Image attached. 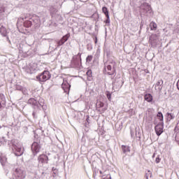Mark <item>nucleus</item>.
Instances as JSON below:
<instances>
[{
    "instance_id": "obj_23",
    "label": "nucleus",
    "mask_w": 179,
    "mask_h": 179,
    "mask_svg": "<svg viewBox=\"0 0 179 179\" xmlns=\"http://www.w3.org/2000/svg\"><path fill=\"white\" fill-rule=\"evenodd\" d=\"M46 170H47V168H45V171L41 172V178L47 179V176H48V173H47Z\"/></svg>"
},
{
    "instance_id": "obj_17",
    "label": "nucleus",
    "mask_w": 179,
    "mask_h": 179,
    "mask_svg": "<svg viewBox=\"0 0 179 179\" xmlns=\"http://www.w3.org/2000/svg\"><path fill=\"white\" fill-rule=\"evenodd\" d=\"M155 90L157 92H162L163 89V80L159 79L157 82L154 85Z\"/></svg>"
},
{
    "instance_id": "obj_34",
    "label": "nucleus",
    "mask_w": 179,
    "mask_h": 179,
    "mask_svg": "<svg viewBox=\"0 0 179 179\" xmlns=\"http://www.w3.org/2000/svg\"><path fill=\"white\" fill-rule=\"evenodd\" d=\"M6 162V158L3 157L0 159V163L1 165L5 166Z\"/></svg>"
},
{
    "instance_id": "obj_29",
    "label": "nucleus",
    "mask_w": 179,
    "mask_h": 179,
    "mask_svg": "<svg viewBox=\"0 0 179 179\" xmlns=\"http://www.w3.org/2000/svg\"><path fill=\"white\" fill-rule=\"evenodd\" d=\"M87 76H88V80H90L92 79V70H88L87 71Z\"/></svg>"
},
{
    "instance_id": "obj_27",
    "label": "nucleus",
    "mask_w": 179,
    "mask_h": 179,
    "mask_svg": "<svg viewBox=\"0 0 179 179\" xmlns=\"http://www.w3.org/2000/svg\"><path fill=\"white\" fill-rule=\"evenodd\" d=\"M69 37H71V34H67L66 35H64L61 39L64 41V43H66V41H68V38H69Z\"/></svg>"
},
{
    "instance_id": "obj_45",
    "label": "nucleus",
    "mask_w": 179,
    "mask_h": 179,
    "mask_svg": "<svg viewBox=\"0 0 179 179\" xmlns=\"http://www.w3.org/2000/svg\"><path fill=\"white\" fill-rule=\"evenodd\" d=\"M145 178L149 179V176H148V173L145 174Z\"/></svg>"
},
{
    "instance_id": "obj_5",
    "label": "nucleus",
    "mask_w": 179,
    "mask_h": 179,
    "mask_svg": "<svg viewBox=\"0 0 179 179\" xmlns=\"http://www.w3.org/2000/svg\"><path fill=\"white\" fill-rule=\"evenodd\" d=\"M36 79H38L39 82H47V80L51 79V73L50 71L45 70L36 77Z\"/></svg>"
},
{
    "instance_id": "obj_43",
    "label": "nucleus",
    "mask_w": 179,
    "mask_h": 179,
    "mask_svg": "<svg viewBox=\"0 0 179 179\" xmlns=\"http://www.w3.org/2000/svg\"><path fill=\"white\" fill-rule=\"evenodd\" d=\"M81 55H82V54H80V53H78L77 55L78 58H79L80 59V61H82V58L80 57Z\"/></svg>"
},
{
    "instance_id": "obj_3",
    "label": "nucleus",
    "mask_w": 179,
    "mask_h": 179,
    "mask_svg": "<svg viewBox=\"0 0 179 179\" xmlns=\"http://www.w3.org/2000/svg\"><path fill=\"white\" fill-rule=\"evenodd\" d=\"M34 143L31 145V149L33 152L34 156H36L37 153L40 152V149H41V145H40V139L38 138V135H34Z\"/></svg>"
},
{
    "instance_id": "obj_46",
    "label": "nucleus",
    "mask_w": 179,
    "mask_h": 179,
    "mask_svg": "<svg viewBox=\"0 0 179 179\" xmlns=\"http://www.w3.org/2000/svg\"><path fill=\"white\" fill-rule=\"evenodd\" d=\"M6 38H7V41H9V43H10V41L9 40V37L7 36Z\"/></svg>"
},
{
    "instance_id": "obj_9",
    "label": "nucleus",
    "mask_w": 179,
    "mask_h": 179,
    "mask_svg": "<svg viewBox=\"0 0 179 179\" xmlns=\"http://www.w3.org/2000/svg\"><path fill=\"white\" fill-rule=\"evenodd\" d=\"M122 85H124V81L121 78H116L115 82L113 83V88L115 90H119L122 87Z\"/></svg>"
},
{
    "instance_id": "obj_12",
    "label": "nucleus",
    "mask_w": 179,
    "mask_h": 179,
    "mask_svg": "<svg viewBox=\"0 0 179 179\" xmlns=\"http://www.w3.org/2000/svg\"><path fill=\"white\" fill-rule=\"evenodd\" d=\"M37 71V64L31 62L27 67L26 71L27 73H34Z\"/></svg>"
},
{
    "instance_id": "obj_44",
    "label": "nucleus",
    "mask_w": 179,
    "mask_h": 179,
    "mask_svg": "<svg viewBox=\"0 0 179 179\" xmlns=\"http://www.w3.org/2000/svg\"><path fill=\"white\" fill-rule=\"evenodd\" d=\"M5 12V8H0V13H3Z\"/></svg>"
},
{
    "instance_id": "obj_48",
    "label": "nucleus",
    "mask_w": 179,
    "mask_h": 179,
    "mask_svg": "<svg viewBox=\"0 0 179 179\" xmlns=\"http://www.w3.org/2000/svg\"><path fill=\"white\" fill-rule=\"evenodd\" d=\"M87 122H89V117L87 118Z\"/></svg>"
},
{
    "instance_id": "obj_6",
    "label": "nucleus",
    "mask_w": 179,
    "mask_h": 179,
    "mask_svg": "<svg viewBox=\"0 0 179 179\" xmlns=\"http://www.w3.org/2000/svg\"><path fill=\"white\" fill-rule=\"evenodd\" d=\"M104 75H109L111 76L113 75H115V67L114 65L111 66V65L105 66L103 69Z\"/></svg>"
},
{
    "instance_id": "obj_39",
    "label": "nucleus",
    "mask_w": 179,
    "mask_h": 179,
    "mask_svg": "<svg viewBox=\"0 0 179 179\" xmlns=\"http://www.w3.org/2000/svg\"><path fill=\"white\" fill-rule=\"evenodd\" d=\"M150 41L151 44H155V41H153V36L150 37Z\"/></svg>"
},
{
    "instance_id": "obj_15",
    "label": "nucleus",
    "mask_w": 179,
    "mask_h": 179,
    "mask_svg": "<svg viewBox=\"0 0 179 179\" xmlns=\"http://www.w3.org/2000/svg\"><path fill=\"white\" fill-rule=\"evenodd\" d=\"M38 162L41 164H48V156L44 154L39 155L38 157Z\"/></svg>"
},
{
    "instance_id": "obj_22",
    "label": "nucleus",
    "mask_w": 179,
    "mask_h": 179,
    "mask_svg": "<svg viewBox=\"0 0 179 179\" xmlns=\"http://www.w3.org/2000/svg\"><path fill=\"white\" fill-rule=\"evenodd\" d=\"M122 150L123 153H128V152L131 151L129 146L128 145H122Z\"/></svg>"
},
{
    "instance_id": "obj_10",
    "label": "nucleus",
    "mask_w": 179,
    "mask_h": 179,
    "mask_svg": "<svg viewBox=\"0 0 179 179\" xmlns=\"http://www.w3.org/2000/svg\"><path fill=\"white\" fill-rule=\"evenodd\" d=\"M71 65L73 68H80L82 66V61H80L78 56H74L71 60Z\"/></svg>"
},
{
    "instance_id": "obj_32",
    "label": "nucleus",
    "mask_w": 179,
    "mask_h": 179,
    "mask_svg": "<svg viewBox=\"0 0 179 179\" xmlns=\"http://www.w3.org/2000/svg\"><path fill=\"white\" fill-rule=\"evenodd\" d=\"M15 89L16 90H19L20 92H22V90H23V87L20 85H16Z\"/></svg>"
},
{
    "instance_id": "obj_21",
    "label": "nucleus",
    "mask_w": 179,
    "mask_h": 179,
    "mask_svg": "<svg viewBox=\"0 0 179 179\" xmlns=\"http://www.w3.org/2000/svg\"><path fill=\"white\" fill-rule=\"evenodd\" d=\"M166 117H167L168 121H171V120H174V118H176V116L174 115V114L170 113H166Z\"/></svg>"
},
{
    "instance_id": "obj_42",
    "label": "nucleus",
    "mask_w": 179,
    "mask_h": 179,
    "mask_svg": "<svg viewBox=\"0 0 179 179\" xmlns=\"http://www.w3.org/2000/svg\"><path fill=\"white\" fill-rule=\"evenodd\" d=\"M54 174H58V170L52 169Z\"/></svg>"
},
{
    "instance_id": "obj_7",
    "label": "nucleus",
    "mask_w": 179,
    "mask_h": 179,
    "mask_svg": "<svg viewBox=\"0 0 179 179\" xmlns=\"http://www.w3.org/2000/svg\"><path fill=\"white\" fill-rule=\"evenodd\" d=\"M141 12L143 15H146V13H152V7L148 3H143L141 7Z\"/></svg>"
},
{
    "instance_id": "obj_49",
    "label": "nucleus",
    "mask_w": 179,
    "mask_h": 179,
    "mask_svg": "<svg viewBox=\"0 0 179 179\" xmlns=\"http://www.w3.org/2000/svg\"><path fill=\"white\" fill-rule=\"evenodd\" d=\"M155 125L157 124V122H154Z\"/></svg>"
},
{
    "instance_id": "obj_8",
    "label": "nucleus",
    "mask_w": 179,
    "mask_h": 179,
    "mask_svg": "<svg viewBox=\"0 0 179 179\" xmlns=\"http://www.w3.org/2000/svg\"><path fill=\"white\" fill-rule=\"evenodd\" d=\"M31 50V46L28 44H20V51L23 52L24 54H27V55H30V50Z\"/></svg>"
},
{
    "instance_id": "obj_36",
    "label": "nucleus",
    "mask_w": 179,
    "mask_h": 179,
    "mask_svg": "<svg viewBox=\"0 0 179 179\" xmlns=\"http://www.w3.org/2000/svg\"><path fill=\"white\" fill-rule=\"evenodd\" d=\"M135 136H136V139H141V132L136 131L134 137Z\"/></svg>"
},
{
    "instance_id": "obj_2",
    "label": "nucleus",
    "mask_w": 179,
    "mask_h": 179,
    "mask_svg": "<svg viewBox=\"0 0 179 179\" xmlns=\"http://www.w3.org/2000/svg\"><path fill=\"white\" fill-rule=\"evenodd\" d=\"M8 146L10 148L16 156H22L23 155V151L22 150V147L19 145L17 140L13 139L8 141Z\"/></svg>"
},
{
    "instance_id": "obj_30",
    "label": "nucleus",
    "mask_w": 179,
    "mask_h": 179,
    "mask_svg": "<svg viewBox=\"0 0 179 179\" xmlns=\"http://www.w3.org/2000/svg\"><path fill=\"white\" fill-rule=\"evenodd\" d=\"M64 44H65V42L62 39H60L59 41H57L58 47H61V45H64Z\"/></svg>"
},
{
    "instance_id": "obj_41",
    "label": "nucleus",
    "mask_w": 179,
    "mask_h": 179,
    "mask_svg": "<svg viewBox=\"0 0 179 179\" xmlns=\"http://www.w3.org/2000/svg\"><path fill=\"white\" fill-rule=\"evenodd\" d=\"M99 107H104V103L103 102H99V105H98Z\"/></svg>"
},
{
    "instance_id": "obj_14",
    "label": "nucleus",
    "mask_w": 179,
    "mask_h": 179,
    "mask_svg": "<svg viewBox=\"0 0 179 179\" xmlns=\"http://www.w3.org/2000/svg\"><path fill=\"white\" fill-rule=\"evenodd\" d=\"M62 87L64 92V93L69 94V90H71V85L66 81V80H63V83L62 84Z\"/></svg>"
},
{
    "instance_id": "obj_1",
    "label": "nucleus",
    "mask_w": 179,
    "mask_h": 179,
    "mask_svg": "<svg viewBox=\"0 0 179 179\" xmlns=\"http://www.w3.org/2000/svg\"><path fill=\"white\" fill-rule=\"evenodd\" d=\"M28 104H31L34 108V110L32 113V115L34 118H37V111L39 110H45L47 107L44 105V99H39V101H37L34 98H30L28 100Z\"/></svg>"
},
{
    "instance_id": "obj_20",
    "label": "nucleus",
    "mask_w": 179,
    "mask_h": 179,
    "mask_svg": "<svg viewBox=\"0 0 179 179\" xmlns=\"http://www.w3.org/2000/svg\"><path fill=\"white\" fill-rule=\"evenodd\" d=\"M0 34L3 37H6L8 32L6 31V28H5L3 26H1L0 27Z\"/></svg>"
},
{
    "instance_id": "obj_31",
    "label": "nucleus",
    "mask_w": 179,
    "mask_h": 179,
    "mask_svg": "<svg viewBox=\"0 0 179 179\" xmlns=\"http://www.w3.org/2000/svg\"><path fill=\"white\" fill-rule=\"evenodd\" d=\"M92 59H93V56L88 55L86 58V62H92Z\"/></svg>"
},
{
    "instance_id": "obj_24",
    "label": "nucleus",
    "mask_w": 179,
    "mask_h": 179,
    "mask_svg": "<svg viewBox=\"0 0 179 179\" xmlns=\"http://www.w3.org/2000/svg\"><path fill=\"white\" fill-rule=\"evenodd\" d=\"M31 24H33V22L31 20H26L24 22V27H31Z\"/></svg>"
},
{
    "instance_id": "obj_16",
    "label": "nucleus",
    "mask_w": 179,
    "mask_h": 179,
    "mask_svg": "<svg viewBox=\"0 0 179 179\" xmlns=\"http://www.w3.org/2000/svg\"><path fill=\"white\" fill-rule=\"evenodd\" d=\"M102 12L106 17V20L104 21V23H106V24H107L108 26H110V15H108V9L107 8V7L103 6L102 8Z\"/></svg>"
},
{
    "instance_id": "obj_50",
    "label": "nucleus",
    "mask_w": 179,
    "mask_h": 179,
    "mask_svg": "<svg viewBox=\"0 0 179 179\" xmlns=\"http://www.w3.org/2000/svg\"><path fill=\"white\" fill-rule=\"evenodd\" d=\"M100 174H101V171H100Z\"/></svg>"
},
{
    "instance_id": "obj_26",
    "label": "nucleus",
    "mask_w": 179,
    "mask_h": 179,
    "mask_svg": "<svg viewBox=\"0 0 179 179\" xmlns=\"http://www.w3.org/2000/svg\"><path fill=\"white\" fill-rule=\"evenodd\" d=\"M69 37H71V34H67L66 35H64L61 39L64 41V43H66V41H68V38H69Z\"/></svg>"
},
{
    "instance_id": "obj_37",
    "label": "nucleus",
    "mask_w": 179,
    "mask_h": 179,
    "mask_svg": "<svg viewBox=\"0 0 179 179\" xmlns=\"http://www.w3.org/2000/svg\"><path fill=\"white\" fill-rule=\"evenodd\" d=\"M21 92L23 93V94H27L28 93L27 89L24 87L22 88V90H21Z\"/></svg>"
},
{
    "instance_id": "obj_19",
    "label": "nucleus",
    "mask_w": 179,
    "mask_h": 179,
    "mask_svg": "<svg viewBox=\"0 0 179 179\" xmlns=\"http://www.w3.org/2000/svg\"><path fill=\"white\" fill-rule=\"evenodd\" d=\"M144 99L148 103H152V101H153V96L150 94H146L144 96Z\"/></svg>"
},
{
    "instance_id": "obj_47",
    "label": "nucleus",
    "mask_w": 179,
    "mask_h": 179,
    "mask_svg": "<svg viewBox=\"0 0 179 179\" xmlns=\"http://www.w3.org/2000/svg\"><path fill=\"white\" fill-rule=\"evenodd\" d=\"M96 43H97V38L96 37V38H95V44H96Z\"/></svg>"
},
{
    "instance_id": "obj_35",
    "label": "nucleus",
    "mask_w": 179,
    "mask_h": 179,
    "mask_svg": "<svg viewBox=\"0 0 179 179\" xmlns=\"http://www.w3.org/2000/svg\"><path fill=\"white\" fill-rule=\"evenodd\" d=\"M135 132L136 133V130H132V129L130 130L131 138H135Z\"/></svg>"
},
{
    "instance_id": "obj_28",
    "label": "nucleus",
    "mask_w": 179,
    "mask_h": 179,
    "mask_svg": "<svg viewBox=\"0 0 179 179\" xmlns=\"http://www.w3.org/2000/svg\"><path fill=\"white\" fill-rule=\"evenodd\" d=\"M157 117L161 122H163V113H162V112H158Z\"/></svg>"
},
{
    "instance_id": "obj_38",
    "label": "nucleus",
    "mask_w": 179,
    "mask_h": 179,
    "mask_svg": "<svg viewBox=\"0 0 179 179\" xmlns=\"http://www.w3.org/2000/svg\"><path fill=\"white\" fill-rule=\"evenodd\" d=\"M107 98L110 101H111V94L110 92L107 94Z\"/></svg>"
},
{
    "instance_id": "obj_4",
    "label": "nucleus",
    "mask_w": 179,
    "mask_h": 179,
    "mask_svg": "<svg viewBox=\"0 0 179 179\" xmlns=\"http://www.w3.org/2000/svg\"><path fill=\"white\" fill-rule=\"evenodd\" d=\"M13 176L15 179H24L26 178V171L22 167L14 168Z\"/></svg>"
},
{
    "instance_id": "obj_13",
    "label": "nucleus",
    "mask_w": 179,
    "mask_h": 179,
    "mask_svg": "<svg viewBox=\"0 0 179 179\" xmlns=\"http://www.w3.org/2000/svg\"><path fill=\"white\" fill-rule=\"evenodd\" d=\"M50 16L52 17V19H58V17H61V15L58 14V10L52 6L50 7Z\"/></svg>"
},
{
    "instance_id": "obj_33",
    "label": "nucleus",
    "mask_w": 179,
    "mask_h": 179,
    "mask_svg": "<svg viewBox=\"0 0 179 179\" xmlns=\"http://www.w3.org/2000/svg\"><path fill=\"white\" fill-rule=\"evenodd\" d=\"M0 143H1V145H5V143H6V138H5V137L1 138Z\"/></svg>"
},
{
    "instance_id": "obj_25",
    "label": "nucleus",
    "mask_w": 179,
    "mask_h": 179,
    "mask_svg": "<svg viewBox=\"0 0 179 179\" xmlns=\"http://www.w3.org/2000/svg\"><path fill=\"white\" fill-rule=\"evenodd\" d=\"M150 27L151 30H156V29H157V24H156V22H152L150 24Z\"/></svg>"
},
{
    "instance_id": "obj_11",
    "label": "nucleus",
    "mask_w": 179,
    "mask_h": 179,
    "mask_svg": "<svg viewBox=\"0 0 179 179\" xmlns=\"http://www.w3.org/2000/svg\"><path fill=\"white\" fill-rule=\"evenodd\" d=\"M164 128V123L163 122H160L155 126V132H156L157 136H160V135H162V134H163Z\"/></svg>"
},
{
    "instance_id": "obj_40",
    "label": "nucleus",
    "mask_w": 179,
    "mask_h": 179,
    "mask_svg": "<svg viewBox=\"0 0 179 179\" xmlns=\"http://www.w3.org/2000/svg\"><path fill=\"white\" fill-rule=\"evenodd\" d=\"M160 157H157L155 159V163L158 164V163H160Z\"/></svg>"
},
{
    "instance_id": "obj_18",
    "label": "nucleus",
    "mask_w": 179,
    "mask_h": 179,
    "mask_svg": "<svg viewBox=\"0 0 179 179\" xmlns=\"http://www.w3.org/2000/svg\"><path fill=\"white\" fill-rule=\"evenodd\" d=\"M6 104V99L5 98V95L3 94H0V110L5 107Z\"/></svg>"
}]
</instances>
